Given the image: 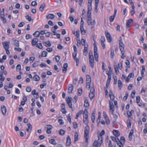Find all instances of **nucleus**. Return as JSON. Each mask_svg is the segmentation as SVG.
<instances>
[{
  "label": "nucleus",
  "instance_id": "f257e3e1",
  "mask_svg": "<svg viewBox=\"0 0 147 147\" xmlns=\"http://www.w3.org/2000/svg\"><path fill=\"white\" fill-rule=\"evenodd\" d=\"M119 45L120 49L121 51V53L122 54L121 58L123 59H124L125 57V56L124 55V54L125 53V46L123 44L122 41V39L121 37H119Z\"/></svg>",
  "mask_w": 147,
  "mask_h": 147
},
{
  "label": "nucleus",
  "instance_id": "f03ea898",
  "mask_svg": "<svg viewBox=\"0 0 147 147\" xmlns=\"http://www.w3.org/2000/svg\"><path fill=\"white\" fill-rule=\"evenodd\" d=\"M88 112L87 109H85L84 112L83 116V123L86 125H88Z\"/></svg>",
  "mask_w": 147,
  "mask_h": 147
},
{
  "label": "nucleus",
  "instance_id": "7ed1b4c3",
  "mask_svg": "<svg viewBox=\"0 0 147 147\" xmlns=\"http://www.w3.org/2000/svg\"><path fill=\"white\" fill-rule=\"evenodd\" d=\"M86 126L84 129V138L86 139V141L88 142V134L90 130L89 127L88 125H86Z\"/></svg>",
  "mask_w": 147,
  "mask_h": 147
},
{
  "label": "nucleus",
  "instance_id": "20e7f679",
  "mask_svg": "<svg viewBox=\"0 0 147 147\" xmlns=\"http://www.w3.org/2000/svg\"><path fill=\"white\" fill-rule=\"evenodd\" d=\"M94 55L95 61H98V56L97 53V48L96 45L94 46Z\"/></svg>",
  "mask_w": 147,
  "mask_h": 147
},
{
  "label": "nucleus",
  "instance_id": "39448f33",
  "mask_svg": "<svg viewBox=\"0 0 147 147\" xmlns=\"http://www.w3.org/2000/svg\"><path fill=\"white\" fill-rule=\"evenodd\" d=\"M94 91L95 90L94 86L92 87L90 89V93L89 94V97L91 100L94 97Z\"/></svg>",
  "mask_w": 147,
  "mask_h": 147
},
{
  "label": "nucleus",
  "instance_id": "423d86ee",
  "mask_svg": "<svg viewBox=\"0 0 147 147\" xmlns=\"http://www.w3.org/2000/svg\"><path fill=\"white\" fill-rule=\"evenodd\" d=\"M87 21V22L88 25H91V28L92 29L94 28L95 25L96 23V22L95 20H93V21L92 22V20H88Z\"/></svg>",
  "mask_w": 147,
  "mask_h": 147
},
{
  "label": "nucleus",
  "instance_id": "0eeeda50",
  "mask_svg": "<svg viewBox=\"0 0 147 147\" xmlns=\"http://www.w3.org/2000/svg\"><path fill=\"white\" fill-rule=\"evenodd\" d=\"M89 64L92 68H94V57L91 58H89Z\"/></svg>",
  "mask_w": 147,
  "mask_h": 147
},
{
  "label": "nucleus",
  "instance_id": "6e6552de",
  "mask_svg": "<svg viewBox=\"0 0 147 147\" xmlns=\"http://www.w3.org/2000/svg\"><path fill=\"white\" fill-rule=\"evenodd\" d=\"M3 45L5 50L9 49V42H3Z\"/></svg>",
  "mask_w": 147,
  "mask_h": 147
},
{
  "label": "nucleus",
  "instance_id": "1a4fd4ad",
  "mask_svg": "<svg viewBox=\"0 0 147 147\" xmlns=\"http://www.w3.org/2000/svg\"><path fill=\"white\" fill-rule=\"evenodd\" d=\"M71 100V98L68 97V98L66 99V101L69 106L71 108H72V103Z\"/></svg>",
  "mask_w": 147,
  "mask_h": 147
},
{
  "label": "nucleus",
  "instance_id": "9d476101",
  "mask_svg": "<svg viewBox=\"0 0 147 147\" xmlns=\"http://www.w3.org/2000/svg\"><path fill=\"white\" fill-rule=\"evenodd\" d=\"M133 21V20L131 19H129L127 20L126 25L127 28H130L131 27L130 24Z\"/></svg>",
  "mask_w": 147,
  "mask_h": 147
},
{
  "label": "nucleus",
  "instance_id": "9b49d317",
  "mask_svg": "<svg viewBox=\"0 0 147 147\" xmlns=\"http://www.w3.org/2000/svg\"><path fill=\"white\" fill-rule=\"evenodd\" d=\"M7 109L6 107L3 105L1 107V111L3 115L5 116L6 114Z\"/></svg>",
  "mask_w": 147,
  "mask_h": 147
},
{
  "label": "nucleus",
  "instance_id": "f8f14e48",
  "mask_svg": "<svg viewBox=\"0 0 147 147\" xmlns=\"http://www.w3.org/2000/svg\"><path fill=\"white\" fill-rule=\"evenodd\" d=\"M105 35L108 42H111L112 40V38L110 34L107 32L106 34Z\"/></svg>",
  "mask_w": 147,
  "mask_h": 147
},
{
  "label": "nucleus",
  "instance_id": "ddd939ff",
  "mask_svg": "<svg viewBox=\"0 0 147 147\" xmlns=\"http://www.w3.org/2000/svg\"><path fill=\"white\" fill-rule=\"evenodd\" d=\"M68 67V64L67 63H65L63 64V69H62V72L63 73H65L67 70Z\"/></svg>",
  "mask_w": 147,
  "mask_h": 147
},
{
  "label": "nucleus",
  "instance_id": "4468645a",
  "mask_svg": "<svg viewBox=\"0 0 147 147\" xmlns=\"http://www.w3.org/2000/svg\"><path fill=\"white\" fill-rule=\"evenodd\" d=\"M73 58L74 59V60L76 61V63H77L76 65H77L78 66V64L79 63V60L78 59H77L76 58V52L74 53H73Z\"/></svg>",
  "mask_w": 147,
  "mask_h": 147
},
{
  "label": "nucleus",
  "instance_id": "2eb2a0df",
  "mask_svg": "<svg viewBox=\"0 0 147 147\" xmlns=\"http://www.w3.org/2000/svg\"><path fill=\"white\" fill-rule=\"evenodd\" d=\"M38 39L37 38H34L32 41V44L33 46H35L38 42Z\"/></svg>",
  "mask_w": 147,
  "mask_h": 147
},
{
  "label": "nucleus",
  "instance_id": "dca6fc26",
  "mask_svg": "<svg viewBox=\"0 0 147 147\" xmlns=\"http://www.w3.org/2000/svg\"><path fill=\"white\" fill-rule=\"evenodd\" d=\"M111 78V76H110L109 75V76H108V79L107 82V83L106 84V86L107 88H108L110 82Z\"/></svg>",
  "mask_w": 147,
  "mask_h": 147
},
{
  "label": "nucleus",
  "instance_id": "f3484780",
  "mask_svg": "<svg viewBox=\"0 0 147 147\" xmlns=\"http://www.w3.org/2000/svg\"><path fill=\"white\" fill-rule=\"evenodd\" d=\"M134 77V74L133 73H131L128 76L127 78L126 79V81L128 82L129 80L131 78H133Z\"/></svg>",
  "mask_w": 147,
  "mask_h": 147
},
{
  "label": "nucleus",
  "instance_id": "a211bd4d",
  "mask_svg": "<svg viewBox=\"0 0 147 147\" xmlns=\"http://www.w3.org/2000/svg\"><path fill=\"white\" fill-rule=\"evenodd\" d=\"M98 142L100 144V146L102 142V137L101 136H98Z\"/></svg>",
  "mask_w": 147,
  "mask_h": 147
},
{
  "label": "nucleus",
  "instance_id": "6ab92c4d",
  "mask_svg": "<svg viewBox=\"0 0 147 147\" xmlns=\"http://www.w3.org/2000/svg\"><path fill=\"white\" fill-rule=\"evenodd\" d=\"M55 17V16L53 14H49L46 16V18L47 19H53Z\"/></svg>",
  "mask_w": 147,
  "mask_h": 147
},
{
  "label": "nucleus",
  "instance_id": "aec40b11",
  "mask_svg": "<svg viewBox=\"0 0 147 147\" xmlns=\"http://www.w3.org/2000/svg\"><path fill=\"white\" fill-rule=\"evenodd\" d=\"M71 143V140L69 136H68L67 138L66 144L67 146H69Z\"/></svg>",
  "mask_w": 147,
  "mask_h": 147
},
{
  "label": "nucleus",
  "instance_id": "412c9836",
  "mask_svg": "<svg viewBox=\"0 0 147 147\" xmlns=\"http://www.w3.org/2000/svg\"><path fill=\"white\" fill-rule=\"evenodd\" d=\"M73 89V85L72 84H69L68 90V92L69 93H71Z\"/></svg>",
  "mask_w": 147,
  "mask_h": 147
},
{
  "label": "nucleus",
  "instance_id": "4be33fe9",
  "mask_svg": "<svg viewBox=\"0 0 147 147\" xmlns=\"http://www.w3.org/2000/svg\"><path fill=\"white\" fill-rule=\"evenodd\" d=\"M80 30L82 34L84 35L86 33V31L84 30V26H80Z\"/></svg>",
  "mask_w": 147,
  "mask_h": 147
},
{
  "label": "nucleus",
  "instance_id": "5701e85b",
  "mask_svg": "<svg viewBox=\"0 0 147 147\" xmlns=\"http://www.w3.org/2000/svg\"><path fill=\"white\" fill-rule=\"evenodd\" d=\"M28 127L26 129V131L27 132H29V131H31L32 130V125L30 124V123H28L27 124Z\"/></svg>",
  "mask_w": 147,
  "mask_h": 147
},
{
  "label": "nucleus",
  "instance_id": "b1692460",
  "mask_svg": "<svg viewBox=\"0 0 147 147\" xmlns=\"http://www.w3.org/2000/svg\"><path fill=\"white\" fill-rule=\"evenodd\" d=\"M113 134L117 137L119 136L120 133L117 130H114L113 131Z\"/></svg>",
  "mask_w": 147,
  "mask_h": 147
},
{
  "label": "nucleus",
  "instance_id": "393cba45",
  "mask_svg": "<svg viewBox=\"0 0 147 147\" xmlns=\"http://www.w3.org/2000/svg\"><path fill=\"white\" fill-rule=\"evenodd\" d=\"M110 112L112 114H113L115 111V107L114 106H109Z\"/></svg>",
  "mask_w": 147,
  "mask_h": 147
},
{
  "label": "nucleus",
  "instance_id": "a878e982",
  "mask_svg": "<svg viewBox=\"0 0 147 147\" xmlns=\"http://www.w3.org/2000/svg\"><path fill=\"white\" fill-rule=\"evenodd\" d=\"M79 134L77 132H76L74 135V142H76L78 139Z\"/></svg>",
  "mask_w": 147,
  "mask_h": 147
},
{
  "label": "nucleus",
  "instance_id": "bb28decb",
  "mask_svg": "<svg viewBox=\"0 0 147 147\" xmlns=\"http://www.w3.org/2000/svg\"><path fill=\"white\" fill-rule=\"evenodd\" d=\"M92 146L93 147H98V146H100L99 143H98L96 140L94 141Z\"/></svg>",
  "mask_w": 147,
  "mask_h": 147
},
{
  "label": "nucleus",
  "instance_id": "cd10ccee",
  "mask_svg": "<svg viewBox=\"0 0 147 147\" xmlns=\"http://www.w3.org/2000/svg\"><path fill=\"white\" fill-rule=\"evenodd\" d=\"M33 79L34 81H38L39 80L40 78L38 75H36L33 77Z\"/></svg>",
  "mask_w": 147,
  "mask_h": 147
},
{
  "label": "nucleus",
  "instance_id": "c85d7f7f",
  "mask_svg": "<svg viewBox=\"0 0 147 147\" xmlns=\"http://www.w3.org/2000/svg\"><path fill=\"white\" fill-rule=\"evenodd\" d=\"M92 10V5L88 4L87 13H91Z\"/></svg>",
  "mask_w": 147,
  "mask_h": 147
},
{
  "label": "nucleus",
  "instance_id": "c756f323",
  "mask_svg": "<svg viewBox=\"0 0 147 147\" xmlns=\"http://www.w3.org/2000/svg\"><path fill=\"white\" fill-rule=\"evenodd\" d=\"M134 133V130L133 129H132L130 131L129 134V137L130 139V140L131 141V139H132V136Z\"/></svg>",
  "mask_w": 147,
  "mask_h": 147
},
{
  "label": "nucleus",
  "instance_id": "7c9ffc66",
  "mask_svg": "<svg viewBox=\"0 0 147 147\" xmlns=\"http://www.w3.org/2000/svg\"><path fill=\"white\" fill-rule=\"evenodd\" d=\"M45 4L43 3L42 5H41L39 8V10L41 12H42L44 8L45 7Z\"/></svg>",
  "mask_w": 147,
  "mask_h": 147
},
{
  "label": "nucleus",
  "instance_id": "2f4dec72",
  "mask_svg": "<svg viewBox=\"0 0 147 147\" xmlns=\"http://www.w3.org/2000/svg\"><path fill=\"white\" fill-rule=\"evenodd\" d=\"M82 112L83 111H79L76 115L75 117L76 119H77L82 114Z\"/></svg>",
  "mask_w": 147,
  "mask_h": 147
},
{
  "label": "nucleus",
  "instance_id": "473e14b6",
  "mask_svg": "<svg viewBox=\"0 0 147 147\" xmlns=\"http://www.w3.org/2000/svg\"><path fill=\"white\" fill-rule=\"evenodd\" d=\"M81 44L82 45L84 46V47H86V46L88 45H86V41L83 38H82L81 39Z\"/></svg>",
  "mask_w": 147,
  "mask_h": 147
},
{
  "label": "nucleus",
  "instance_id": "72a5a7b5",
  "mask_svg": "<svg viewBox=\"0 0 147 147\" xmlns=\"http://www.w3.org/2000/svg\"><path fill=\"white\" fill-rule=\"evenodd\" d=\"M118 86L120 90H121L122 86V82L121 80H119L118 81Z\"/></svg>",
  "mask_w": 147,
  "mask_h": 147
},
{
  "label": "nucleus",
  "instance_id": "f704fd0d",
  "mask_svg": "<svg viewBox=\"0 0 147 147\" xmlns=\"http://www.w3.org/2000/svg\"><path fill=\"white\" fill-rule=\"evenodd\" d=\"M86 82H91V78L90 76L87 75L86 76Z\"/></svg>",
  "mask_w": 147,
  "mask_h": 147
},
{
  "label": "nucleus",
  "instance_id": "c9c22d12",
  "mask_svg": "<svg viewBox=\"0 0 147 147\" xmlns=\"http://www.w3.org/2000/svg\"><path fill=\"white\" fill-rule=\"evenodd\" d=\"M13 41L14 42V45L16 46L17 47H18L19 46V41L16 40H13Z\"/></svg>",
  "mask_w": 147,
  "mask_h": 147
},
{
  "label": "nucleus",
  "instance_id": "e433bc0d",
  "mask_svg": "<svg viewBox=\"0 0 147 147\" xmlns=\"http://www.w3.org/2000/svg\"><path fill=\"white\" fill-rule=\"evenodd\" d=\"M40 34V32L38 31L35 32L33 34V35L36 37H39Z\"/></svg>",
  "mask_w": 147,
  "mask_h": 147
},
{
  "label": "nucleus",
  "instance_id": "4c0bfd02",
  "mask_svg": "<svg viewBox=\"0 0 147 147\" xmlns=\"http://www.w3.org/2000/svg\"><path fill=\"white\" fill-rule=\"evenodd\" d=\"M134 113V111L132 110L131 111H127V114L129 117H130L132 116V113Z\"/></svg>",
  "mask_w": 147,
  "mask_h": 147
},
{
  "label": "nucleus",
  "instance_id": "58836bf2",
  "mask_svg": "<svg viewBox=\"0 0 147 147\" xmlns=\"http://www.w3.org/2000/svg\"><path fill=\"white\" fill-rule=\"evenodd\" d=\"M111 139L112 141L114 142H117L118 140H117V137H115L114 136H111Z\"/></svg>",
  "mask_w": 147,
  "mask_h": 147
},
{
  "label": "nucleus",
  "instance_id": "ea45409f",
  "mask_svg": "<svg viewBox=\"0 0 147 147\" xmlns=\"http://www.w3.org/2000/svg\"><path fill=\"white\" fill-rule=\"evenodd\" d=\"M111 57L112 59H113L114 58V50L113 49H111Z\"/></svg>",
  "mask_w": 147,
  "mask_h": 147
},
{
  "label": "nucleus",
  "instance_id": "a19ab883",
  "mask_svg": "<svg viewBox=\"0 0 147 147\" xmlns=\"http://www.w3.org/2000/svg\"><path fill=\"white\" fill-rule=\"evenodd\" d=\"M45 43L46 44V47H50L51 45V44L50 42V41L49 40L45 42Z\"/></svg>",
  "mask_w": 147,
  "mask_h": 147
},
{
  "label": "nucleus",
  "instance_id": "79ce46f5",
  "mask_svg": "<svg viewBox=\"0 0 147 147\" xmlns=\"http://www.w3.org/2000/svg\"><path fill=\"white\" fill-rule=\"evenodd\" d=\"M95 115L94 113H92V116L91 117V119L93 123H94L95 120Z\"/></svg>",
  "mask_w": 147,
  "mask_h": 147
},
{
  "label": "nucleus",
  "instance_id": "37998d69",
  "mask_svg": "<svg viewBox=\"0 0 147 147\" xmlns=\"http://www.w3.org/2000/svg\"><path fill=\"white\" fill-rule=\"evenodd\" d=\"M0 18L4 24H5L6 23V20L4 17L0 16Z\"/></svg>",
  "mask_w": 147,
  "mask_h": 147
},
{
  "label": "nucleus",
  "instance_id": "c03bdc74",
  "mask_svg": "<svg viewBox=\"0 0 147 147\" xmlns=\"http://www.w3.org/2000/svg\"><path fill=\"white\" fill-rule=\"evenodd\" d=\"M92 20V18L91 17V13H87V20Z\"/></svg>",
  "mask_w": 147,
  "mask_h": 147
},
{
  "label": "nucleus",
  "instance_id": "a18cd8bd",
  "mask_svg": "<svg viewBox=\"0 0 147 147\" xmlns=\"http://www.w3.org/2000/svg\"><path fill=\"white\" fill-rule=\"evenodd\" d=\"M47 53L45 51H43L42 53V56L43 57H46L47 56Z\"/></svg>",
  "mask_w": 147,
  "mask_h": 147
},
{
  "label": "nucleus",
  "instance_id": "49530a36",
  "mask_svg": "<svg viewBox=\"0 0 147 147\" xmlns=\"http://www.w3.org/2000/svg\"><path fill=\"white\" fill-rule=\"evenodd\" d=\"M50 142L53 144L55 145L57 144L55 140L53 139H51L49 141Z\"/></svg>",
  "mask_w": 147,
  "mask_h": 147
},
{
  "label": "nucleus",
  "instance_id": "de8ad7c7",
  "mask_svg": "<svg viewBox=\"0 0 147 147\" xmlns=\"http://www.w3.org/2000/svg\"><path fill=\"white\" fill-rule=\"evenodd\" d=\"M26 19L29 21L30 22L31 20H32V19L31 18V17L29 15H27L26 16Z\"/></svg>",
  "mask_w": 147,
  "mask_h": 147
},
{
  "label": "nucleus",
  "instance_id": "09e8293b",
  "mask_svg": "<svg viewBox=\"0 0 147 147\" xmlns=\"http://www.w3.org/2000/svg\"><path fill=\"white\" fill-rule=\"evenodd\" d=\"M36 47L40 49H41L42 48V45L41 43H38L36 45Z\"/></svg>",
  "mask_w": 147,
  "mask_h": 147
},
{
  "label": "nucleus",
  "instance_id": "8fccbe9b",
  "mask_svg": "<svg viewBox=\"0 0 147 147\" xmlns=\"http://www.w3.org/2000/svg\"><path fill=\"white\" fill-rule=\"evenodd\" d=\"M115 16H111L109 18V20L110 22H113V21L114 20L115 18Z\"/></svg>",
  "mask_w": 147,
  "mask_h": 147
},
{
  "label": "nucleus",
  "instance_id": "3c124183",
  "mask_svg": "<svg viewBox=\"0 0 147 147\" xmlns=\"http://www.w3.org/2000/svg\"><path fill=\"white\" fill-rule=\"evenodd\" d=\"M39 65V63L38 62H36L34 63L32 65V67H35Z\"/></svg>",
  "mask_w": 147,
  "mask_h": 147
},
{
  "label": "nucleus",
  "instance_id": "603ef678",
  "mask_svg": "<svg viewBox=\"0 0 147 147\" xmlns=\"http://www.w3.org/2000/svg\"><path fill=\"white\" fill-rule=\"evenodd\" d=\"M120 142H121V143L124 144L125 141V139L124 137L123 136L121 137L120 138Z\"/></svg>",
  "mask_w": 147,
  "mask_h": 147
},
{
  "label": "nucleus",
  "instance_id": "864d4df0",
  "mask_svg": "<svg viewBox=\"0 0 147 147\" xmlns=\"http://www.w3.org/2000/svg\"><path fill=\"white\" fill-rule=\"evenodd\" d=\"M65 133V131L63 129H61L59 131V134L61 135H63Z\"/></svg>",
  "mask_w": 147,
  "mask_h": 147
},
{
  "label": "nucleus",
  "instance_id": "5fc2aeb1",
  "mask_svg": "<svg viewBox=\"0 0 147 147\" xmlns=\"http://www.w3.org/2000/svg\"><path fill=\"white\" fill-rule=\"evenodd\" d=\"M78 94L79 96L81 95L82 94V89L81 88H79L78 89Z\"/></svg>",
  "mask_w": 147,
  "mask_h": 147
},
{
  "label": "nucleus",
  "instance_id": "6e6d98bb",
  "mask_svg": "<svg viewBox=\"0 0 147 147\" xmlns=\"http://www.w3.org/2000/svg\"><path fill=\"white\" fill-rule=\"evenodd\" d=\"M88 45L86 46V47H84V53H86L85 55H86V54L87 53V50H88Z\"/></svg>",
  "mask_w": 147,
  "mask_h": 147
},
{
  "label": "nucleus",
  "instance_id": "4d7b16f0",
  "mask_svg": "<svg viewBox=\"0 0 147 147\" xmlns=\"http://www.w3.org/2000/svg\"><path fill=\"white\" fill-rule=\"evenodd\" d=\"M118 66L119 69L120 70H121L123 68L122 63V62L119 63L118 64Z\"/></svg>",
  "mask_w": 147,
  "mask_h": 147
},
{
  "label": "nucleus",
  "instance_id": "13d9d810",
  "mask_svg": "<svg viewBox=\"0 0 147 147\" xmlns=\"http://www.w3.org/2000/svg\"><path fill=\"white\" fill-rule=\"evenodd\" d=\"M81 44V42L80 40H77V46L78 47H80Z\"/></svg>",
  "mask_w": 147,
  "mask_h": 147
},
{
  "label": "nucleus",
  "instance_id": "bf43d9fd",
  "mask_svg": "<svg viewBox=\"0 0 147 147\" xmlns=\"http://www.w3.org/2000/svg\"><path fill=\"white\" fill-rule=\"evenodd\" d=\"M73 127L75 128L76 129L78 127V124L76 122H74L73 123Z\"/></svg>",
  "mask_w": 147,
  "mask_h": 147
},
{
  "label": "nucleus",
  "instance_id": "052dcab7",
  "mask_svg": "<svg viewBox=\"0 0 147 147\" xmlns=\"http://www.w3.org/2000/svg\"><path fill=\"white\" fill-rule=\"evenodd\" d=\"M100 40L101 42H104L105 41V37L104 36H102L101 37Z\"/></svg>",
  "mask_w": 147,
  "mask_h": 147
},
{
  "label": "nucleus",
  "instance_id": "680f3d73",
  "mask_svg": "<svg viewBox=\"0 0 147 147\" xmlns=\"http://www.w3.org/2000/svg\"><path fill=\"white\" fill-rule=\"evenodd\" d=\"M135 93H136V92H135V90H134V92H133L131 93V96L132 98H134Z\"/></svg>",
  "mask_w": 147,
  "mask_h": 147
},
{
  "label": "nucleus",
  "instance_id": "e2e57ef3",
  "mask_svg": "<svg viewBox=\"0 0 147 147\" xmlns=\"http://www.w3.org/2000/svg\"><path fill=\"white\" fill-rule=\"evenodd\" d=\"M92 57H93L92 54V52L91 51H90L89 53V58H91Z\"/></svg>",
  "mask_w": 147,
  "mask_h": 147
},
{
  "label": "nucleus",
  "instance_id": "0e129e2a",
  "mask_svg": "<svg viewBox=\"0 0 147 147\" xmlns=\"http://www.w3.org/2000/svg\"><path fill=\"white\" fill-rule=\"evenodd\" d=\"M103 116L105 119L106 118H108L109 117L106 114V113L105 111H104L103 112Z\"/></svg>",
  "mask_w": 147,
  "mask_h": 147
},
{
  "label": "nucleus",
  "instance_id": "69168bd1",
  "mask_svg": "<svg viewBox=\"0 0 147 147\" xmlns=\"http://www.w3.org/2000/svg\"><path fill=\"white\" fill-rule=\"evenodd\" d=\"M106 121V123L107 124L109 125L110 123V121L109 118H106L105 119Z\"/></svg>",
  "mask_w": 147,
  "mask_h": 147
},
{
  "label": "nucleus",
  "instance_id": "338daca9",
  "mask_svg": "<svg viewBox=\"0 0 147 147\" xmlns=\"http://www.w3.org/2000/svg\"><path fill=\"white\" fill-rule=\"evenodd\" d=\"M127 122L128 123L127 127L128 128H130L131 125V123L129 120L127 121Z\"/></svg>",
  "mask_w": 147,
  "mask_h": 147
},
{
  "label": "nucleus",
  "instance_id": "774afa93",
  "mask_svg": "<svg viewBox=\"0 0 147 147\" xmlns=\"http://www.w3.org/2000/svg\"><path fill=\"white\" fill-rule=\"evenodd\" d=\"M47 129H51L53 128V127L51 125H47Z\"/></svg>",
  "mask_w": 147,
  "mask_h": 147
}]
</instances>
